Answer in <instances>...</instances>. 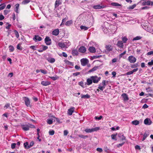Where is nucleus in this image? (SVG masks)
Masks as SVG:
<instances>
[{"mask_svg": "<svg viewBox=\"0 0 153 153\" xmlns=\"http://www.w3.org/2000/svg\"><path fill=\"white\" fill-rule=\"evenodd\" d=\"M91 78L92 79V82L95 83H97L101 79L100 77H98L97 76H91Z\"/></svg>", "mask_w": 153, "mask_h": 153, "instance_id": "f03ea898", "label": "nucleus"}, {"mask_svg": "<svg viewBox=\"0 0 153 153\" xmlns=\"http://www.w3.org/2000/svg\"><path fill=\"white\" fill-rule=\"evenodd\" d=\"M67 42H59L58 43V45L61 48H67L68 46L67 45Z\"/></svg>", "mask_w": 153, "mask_h": 153, "instance_id": "39448f33", "label": "nucleus"}, {"mask_svg": "<svg viewBox=\"0 0 153 153\" xmlns=\"http://www.w3.org/2000/svg\"><path fill=\"white\" fill-rule=\"evenodd\" d=\"M14 32L15 33L16 36L17 38H18L19 37V35L18 32L16 30H14Z\"/></svg>", "mask_w": 153, "mask_h": 153, "instance_id": "a19ab883", "label": "nucleus"}, {"mask_svg": "<svg viewBox=\"0 0 153 153\" xmlns=\"http://www.w3.org/2000/svg\"><path fill=\"white\" fill-rule=\"evenodd\" d=\"M22 128L24 131H27L29 130V127H25L24 125L22 126Z\"/></svg>", "mask_w": 153, "mask_h": 153, "instance_id": "7c9ffc66", "label": "nucleus"}, {"mask_svg": "<svg viewBox=\"0 0 153 153\" xmlns=\"http://www.w3.org/2000/svg\"><path fill=\"white\" fill-rule=\"evenodd\" d=\"M134 72V69H133L132 71H129L126 73V75H130L131 74H132Z\"/></svg>", "mask_w": 153, "mask_h": 153, "instance_id": "bf43d9fd", "label": "nucleus"}, {"mask_svg": "<svg viewBox=\"0 0 153 153\" xmlns=\"http://www.w3.org/2000/svg\"><path fill=\"white\" fill-rule=\"evenodd\" d=\"M47 123L49 124H51L53 123V120H52L48 119V120Z\"/></svg>", "mask_w": 153, "mask_h": 153, "instance_id": "4d7b16f0", "label": "nucleus"}, {"mask_svg": "<svg viewBox=\"0 0 153 153\" xmlns=\"http://www.w3.org/2000/svg\"><path fill=\"white\" fill-rule=\"evenodd\" d=\"M24 101L25 102V104L27 107H30L31 105L30 104V101L29 99L26 97H24Z\"/></svg>", "mask_w": 153, "mask_h": 153, "instance_id": "20e7f679", "label": "nucleus"}, {"mask_svg": "<svg viewBox=\"0 0 153 153\" xmlns=\"http://www.w3.org/2000/svg\"><path fill=\"white\" fill-rule=\"evenodd\" d=\"M80 28L81 30H87L88 28L84 26H81L80 27Z\"/></svg>", "mask_w": 153, "mask_h": 153, "instance_id": "e433bc0d", "label": "nucleus"}, {"mask_svg": "<svg viewBox=\"0 0 153 153\" xmlns=\"http://www.w3.org/2000/svg\"><path fill=\"white\" fill-rule=\"evenodd\" d=\"M22 43H19L18 45L17 46L16 48L17 49L20 50H22L23 49V48L22 47L20 46V45H21Z\"/></svg>", "mask_w": 153, "mask_h": 153, "instance_id": "c756f323", "label": "nucleus"}, {"mask_svg": "<svg viewBox=\"0 0 153 153\" xmlns=\"http://www.w3.org/2000/svg\"><path fill=\"white\" fill-rule=\"evenodd\" d=\"M34 144V143L33 141H31L29 145H28V147H29V149L31 147H32L33 145Z\"/></svg>", "mask_w": 153, "mask_h": 153, "instance_id": "5fc2aeb1", "label": "nucleus"}, {"mask_svg": "<svg viewBox=\"0 0 153 153\" xmlns=\"http://www.w3.org/2000/svg\"><path fill=\"white\" fill-rule=\"evenodd\" d=\"M78 136L80 138L83 139H86L88 137V136L87 135H83L81 134L79 135Z\"/></svg>", "mask_w": 153, "mask_h": 153, "instance_id": "4c0bfd02", "label": "nucleus"}, {"mask_svg": "<svg viewBox=\"0 0 153 153\" xmlns=\"http://www.w3.org/2000/svg\"><path fill=\"white\" fill-rule=\"evenodd\" d=\"M62 55L63 56L65 57H67L68 56L67 54L65 52H63L62 53Z\"/></svg>", "mask_w": 153, "mask_h": 153, "instance_id": "338daca9", "label": "nucleus"}, {"mask_svg": "<svg viewBox=\"0 0 153 153\" xmlns=\"http://www.w3.org/2000/svg\"><path fill=\"white\" fill-rule=\"evenodd\" d=\"M87 85H89L92 83V80L91 79L88 78L87 80Z\"/></svg>", "mask_w": 153, "mask_h": 153, "instance_id": "393cba45", "label": "nucleus"}, {"mask_svg": "<svg viewBox=\"0 0 153 153\" xmlns=\"http://www.w3.org/2000/svg\"><path fill=\"white\" fill-rule=\"evenodd\" d=\"M142 37L140 36H137L135 37H134V40H138L141 39Z\"/></svg>", "mask_w": 153, "mask_h": 153, "instance_id": "6e6d98bb", "label": "nucleus"}, {"mask_svg": "<svg viewBox=\"0 0 153 153\" xmlns=\"http://www.w3.org/2000/svg\"><path fill=\"white\" fill-rule=\"evenodd\" d=\"M102 117H102V115L98 117L97 116H96V117H95V119L96 120H101L102 118Z\"/></svg>", "mask_w": 153, "mask_h": 153, "instance_id": "8fccbe9b", "label": "nucleus"}, {"mask_svg": "<svg viewBox=\"0 0 153 153\" xmlns=\"http://www.w3.org/2000/svg\"><path fill=\"white\" fill-rule=\"evenodd\" d=\"M105 48L107 51L110 52L112 51L113 49L112 47L110 45H106Z\"/></svg>", "mask_w": 153, "mask_h": 153, "instance_id": "4468645a", "label": "nucleus"}, {"mask_svg": "<svg viewBox=\"0 0 153 153\" xmlns=\"http://www.w3.org/2000/svg\"><path fill=\"white\" fill-rule=\"evenodd\" d=\"M72 53L73 56H77L78 55V52L76 49H74L72 50Z\"/></svg>", "mask_w": 153, "mask_h": 153, "instance_id": "4be33fe9", "label": "nucleus"}, {"mask_svg": "<svg viewBox=\"0 0 153 153\" xmlns=\"http://www.w3.org/2000/svg\"><path fill=\"white\" fill-rule=\"evenodd\" d=\"M10 104L9 103H7L6 104V105L4 106V108L5 109H7L8 108L10 107Z\"/></svg>", "mask_w": 153, "mask_h": 153, "instance_id": "680f3d73", "label": "nucleus"}, {"mask_svg": "<svg viewBox=\"0 0 153 153\" xmlns=\"http://www.w3.org/2000/svg\"><path fill=\"white\" fill-rule=\"evenodd\" d=\"M81 64L82 66H85L88 62V60L87 59H82L80 60Z\"/></svg>", "mask_w": 153, "mask_h": 153, "instance_id": "423d86ee", "label": "nucleus"}, {"mask_svg": "<svg viewBox=\"0 0 153 153\" xmlns=\"http://www.w3.org/2000/svg\"><path fill=\"white\" fill-rule=\"evenodd\" d=\"M80 74V72H76L75 73H73V75L74 76H76Z\"/></svg>", "mask_w": 153, "mask_h": 153, "instance_id": "79ce46f5", "label": "nucleus"}, {"mask_svg": "<svg viewBox=\"0 0 153 153\" xmlns=\"http://www.w3.org/2000/svg\"><path fill=\"white\" fill-rule=\"evenodd\" d=\"M111 4L114 6H121V5L119 3L116 2H113L111 3Z\"/></svg>", "mask_w": 153, "mask_h": 153, "instance_id": "2f4dec72", "label": "nucleus"}, {"mask_svg": "<svg viewBox=\"0 0 153 153\" xmlns=\"http://www.w3.org/2000/svg\"><path fill=\"white\" fill-rule=\"evenodd\" d=\"M121 96L123 98V100L124 101H127L128 100V98L126 94L123 93L122 94Z\"/></svg>", "mask_w": 153, "mask_h": 153, "instance_id": "a211bd4d", "label": "nucleus"}, {"mask_svg": "<svg viewBox=\"0 0 153 153\" xmlns=\"http://www.w3.org/2000/svg\"><path fill=\"white\" fill-rule=\"evenodd\" d=\"M37 48V46L36 45H32L30 46V48L34 50H36Z\"/></svg>", "mask_w": 153, "mask_h": 153, "instance_id": "c03bdc74", "label": "nucleus"}, {"mask_svg": "<svg viewBox=\"0 0 153 153\" xmlns=\"http://www.w3.org/2000/svg\"><path fill=\"white\" fill-rule=\"evenodd\" d=\"M148 64L149 65H153V59L151 60L150 62H149Z\"/></svg>", "mask_w": 153, "mask_h": 153, "instance_id": "774afa93", "label": "nucleus"}, {"mask_svg": "<svg viewBox=\"0 0 153 153\" xmlns=\"http://www.w3.org/2000/svg\"><path fill=\"white\" fill-rule=\"evenodd\" d=\"M78 84L81 86L83 88H84V84L82 81H81L79 82Z\"/></svg>", "mask_w": 153, "mask_h": 153, "instance_id": "37998d69", "label": "nucleus"}, {"mask_svg": "<svg viewBox=\"0 0 153 153\" xmlns=\"http://www.w3.org/2000/svg\"><path fill=\"white\" fill-rule=\"evenodd\" d=\"M86 50L85 48L83 46L80 47L79 49V51L80 53H84L86 52Z\"/></svg>", "mask_w": 153, "mask_h": 153, "instance_id": "f8f14e48", "label": "nucleus"}, {"mask_svg": "<svg viewBox=\"0 0 153 153\" xmlns=\"http://www.w3.org/2000/svg\"><path fill=\"white\" fill-rule=\"evenodd\" d=\"M90 96L87 94L86 95L81 94V98L82 99H83V98L88 99V98H90Z\"/></svg>", "mask_w": 153, "mask_h": 153, "instance_id": "5701e85b", "label": "nucleus"}, {"mask_svg": "<svg viewBox=\"0 0 153 153\" xmlns=\"http://www.w3.org/2000/svg\"><path fill=\"white\" fill-rule=\"evenodd\" d=\"M141 2L143 5H149L151 4V1H146L145 0H142Z\"/></svg>", "mask_w": 153, "mask_h": 153, "instance_id": "9d476101", "label": "nucleus"}, {"mask_svg": "<svg viewBox=\"0 0 153 153\" xmlns=\"http://www.w3.org/2000/svg\"><path fill=\"white\" fill-rule=\"evenodd\" d=\"M74 111V108H71L68 109V114L69 115H71Z\"/></svg>", "mask_w": 153, "mask_h": 153, "instance_id": "dca6fc26", "label": "nucleus"}, {"mask_svg": "<svg viewBox=\"0 0 153 153\" xmlns=\"http://www.w3.org/2000/svg\"><path fill=\"white\" fill-rule=\"evenodd\" d=\"M30 1L29 0H25L23 1L22 2V4H28Z\"/></svg>", "mask_w": 153, "mask_h": 153, "instance_id": "58836bf2", "label": "nucleus"}, {"mask_svg": "<svg viewBox=\"0 0 153 153\" xmlns=\"http://www.w3.org/2000/svg\"><path fill=\"white\" fill-rule=\"evenodd\" d=\"M149 135L148 132H145L143 135V137L142 139V141L144 140Z\"/></svg>", "mask_w": 153, "mask_h": 153, "instance_id": "a878e982", "label": "nucleus"}, {"mask_svg": "<svg viewBox=\"0 0 153 153\" xmlns=\"http://www.w3.org/2000/svg\"><path fill=\"white\" fill-rule=\"evenodd\" d=\"M98 88L99 89H100V90L102 91L105 88V87H104V86H101L100 85H99Z\"/></svg>", "mask_w": 153, "mask_h": 153, "instance_id": "a18cd8bd", "label": "nucleus"}, {"mask_svg": "<svg viewBox=\"0 0 153 153\" xmlns=\"http://www.w3.org/2000/svg\"><path fill=\"white\" fill-rule=\"evenodd\" d=\"M100 128L98 127H97L91 129L86 128L85 130V131L87 133H91L95 131H97Z\"/></svg>", "mask_w": 153, "mask_h": 153, "instance_id": "f257e3e1", "label": "nucleus"}, {"mask_svg": "<svg viewBox=\"0 0 153 153\" xmlns=\"http://www.w3.org/2000/svg\"><path fill=\"white\" fill-rule=\"evenodd\" d=\"M102 84L103 86H104V87H105V86L106 85V80H103L102 81Z\"/></svg>", "mask_w": 153, "mask_h": 153, "instance_id": "052dcab7", "label": "nucleus"}, {"mask_svg": "<svg viewBox=\"0 0 153 153\" xmlns=\"http://www.w3.org/2000/svg\"><path fill=\"white\" fill-rule=\"evenodd\" d=\"M10 12L9 10H4V15H7Z\"/></svg>", "mask_w": 153, "mask_h": 153, "instance_id": "603ef678", "label": "nucleus"}, {"mask_svg": "<svg viewBox=\"0 0 153 153\" xmlns=\"http://www.w3.org/2000/svg\"><path fill=\"white\" fill-rule=\"evenodd\" d=\"M106 7L104 5H102L100 6L99 5H94L93 6V8L95 9H100L102 8H105Z\"/></svg>", "mask_w": 153, "mask_h": 153, "instance_id": "ddd939ff", "label": "nucleus"}, {"mask_svg": "<svg viewBox=\"0 0 153 153\" xmlns=\"http://www.w3.org/2000/svg\"><path fill=\"white\" fill-rule=\"evenodd\" d=\"M74 68L77 70H79L81 69L80 66L77 65H75Z\"/></svg>", "mask_w": 153, "mask_h": 153, "instance_id": "3c124183", "label": "nucleus"}, {"mask_svg": "<svg viewBox=\"0 0 153 153\" xmlns=\"http://www.w3.org/2000/svg\"><path fill=\"white\" fill-rule=\"evenodd\" d=\"M128 61L131 63H134V57L133 56H131L128 58Z\"/></svg>", "mask_w": 153, "mask_h": 153, "instance_id": "6ab92c4d", "label": "nucleus"}, {"mask_svg": "<svg viewBox=\"0 0 153 153\" xmlns=\"http://www.w3.org/2000/svg\"><path fill=\"white\" fill-rule=\"evenodd\" d=\"M117 45L118 47L120 48H123L124 45L123 42L121 41H118Z\"/></svg>", "mask_w": 153, "mask_h": 153, "instance_id": "9b49d317", "label": "nucleus"}, {"mask_svg": "<svg viewBox=\"0 0 153 153\" xmlns=\"http://www.w3.org/2000/svg\"><path fill=\"white\" fill-rule=\"evenodd\" d=\"M118 136L120 137V139L122 140H125V137L123 134H119Z\"/></svg>", "mask_w": 153, "mask_h": 153, "instance_id": "c85d7f7f", "label": "nucleus"}, {"mask_svg": "<svg viewBox=\"0 0 153 153\" xmlns=\"http://www.w3.org/2000/svg\"><path fill=\"white\" fill-rule=\"evenodd\" d=\"M16 144L15 143H13L11 145V148L13 149L15 148Z\"/></svg>", "mask_w": 153, "mask_h": 153, "instance_id": "13d9d810", "label": "nucleus"}, {"mask_svg": "<svg viewBox=\"0 0 153 153\" xmlns=\"http://www.w3.org/2000/svg\"><path fill=\"white\" fill-rule=\"evenodd\" d=\"M41 72L44 74H46L47 73V71L45 69H40Z\"/></svg>", "mask_w": 153, "mask_h": 153, "instance_id": "de8ad7c7", "label": "nucleus"}, {"mask_svg": "<svg viewBox=\"0 0 153 153\" xmlns=\"http://www.w3.org/2000/svg\"><path fill=\"white\" fill-rule=\"evenodd\" d=\"M55 131L53 130L50 131L49 132V133L50 135H53L54 134Z\"/></svg>", "mask_w": 153, "mask_h": 153, "instance_id": "09e8293b", "label": "nucleus"}, {"mask_svg": "<svg viewBox=\"0 0 153 153\" xmlns=\"http://www.w3.org/2000/svg\"><path fill=\"white\" fill-rule=\"evenodd\" d=\"M40 47H42V49L38 50L37 51L39 52H42L43 51L46 50L48 48V47L47 46H46L43 45H40Z\"/></svg>", "mask_w": 153, "mask_h": 153, "instance_id": "1a4fd4ad", "label": "nucleus"}, {"mask_svg": "<svg viewBox=\"0 0 153 153\" xmlns=\"http://www.w3.org/2000/svg\"><path fill=\"white\" fill-rule=\"evenodd\" d=\"M6 7V5L4 4H0V11L4 9Z\"/></svg>", "mask_w": 153, "mask_h": 153, "instance_id": "72a5a7b5", "label": "nucleus"}, {"mask_svg": "<svg viewBox=\"0 0 153 153\" xmlns=\"http://www.w3.org/2000/svg\"><path fill=\"white\" fill-rule=\"evenodd\" d=\"M9 51L10 52H13L14 50V48L13 46L10 45L9 47Z\"/></svg>", "mask_w": 153, "mask_h": 153, "instance_id": "c9c22d12", "label": "nucleus"}, {"mask_svg": "<svg viewBox=\"0 0 153 153\" xmlns=\"http://www.w3.org/2000/svg\"><path fill=\"white\" fill-rule=\"evenodd\" d=\"M59 33V30L58 29H56L54 30L52 33V35L57 36Z\"/></svg>", "mask_w": 153, "mask_h": 153, "instance_id": "2eb2a0df", "label": "nucleus"}, {"mask_svg": "<svg viewBox=\"0 0 153 153\" xmlns=\"http://www.w3.org/2000/svg\"><path fill=\"white\" fill-rule=\"evenodd\" d=\"M51 84V83L50 82H48V81H42L41 82V84L43 86H47L50 85Z\"/></svg>", "mask_w": 153, "mask_h": 153, "instance_id": "f3484780", "label": "nucleus"}, {"mask_svg": "<svg viewBox=\"0 0 153 153\" xmlns=\"http://www.w3.org/2000/svg\"><path fill=\"white\" fill-rule=\"evenodd\" d=\"M48 61L50 63H53L55 62V59L54 58H52L50 59L49 60H48Z\"/></svg>", "mask_w": 153, "mask_h": 153, "instance_id": "49530a36", "label": "nucleus"}, {"mask_svg": "<svg viewBox=\"0 0 153 153\" xmlns=\"http://www.w3.org/2000/svg\"><path fill=\"white\" fill-rule=\"evenodd\" d=\"M24 148L25 149H29V147H28V143L27 142H26L24 143Z\"/></svg>", "mask_w": 153, "mask_h": 153, "instance_id": "f704fd0d", "label": "nucleus"}, {"mask_svg": "<svg viewBox=\"0 0 153 153\" xmlns=\"http://www.w3.org/2000/svg\"><path fill=\"white\" fill-rule=\"evenodd\" d=\"M62 4L59 0H56L55 4V7H57L60 4Z\"/></svg>", "mask_w": 153, "mask_h": 153, "instance_id": "412c9836", "label": "nucleus"}, {"mask_svg": "<svg viewBox=\"0 0 153 153\" xmlns=\"http://www.w3.org/2000/svg\"><path fill=\"white\" fill-rule=\"evenodd\" d=\"M68 133V131L67 130H65L64 131V136H67Z\"/></svg>", "mask_w": 153, "mask_h": 153, "instance_id": "e2e57ef3", "label": "nucleus"}, {"mask_svg": "<svg viewBox=\"0 0 153 153\" xmlns=\"http://www.w3.org/2000/svg\"><path fill=\"white\" fill-rule=\"evenodd\" d=\"M97 150L99 152H102V149L101 148H98L97 149Z\"/></svg>", "mask_w": 153, "mask_h": 153, "instance_id": "0e129e2a", "label": "nucleus"}, {"mask_svg": "<svg viewBox=\"0 0 153 153\" xmlns=\"http://www.w3.org/2000/svg\"><path fill=\"white\" fill-rule=\"evenodd\" d=\"M49 77L54 81L56 80L59 78V76L56 75L54 76H49Z\"/></svg>", "mask_w": 153, "mask_h": 153, "instance_id": "cd10ccee", "label": "nucleus"}, {"mask_svg": "<svg viewBox=\"0 0 153 153\" xmlns=\"http://www.w3.org/2000/svg\"><path fill=\"white\" fill-rule=\"evenodd\" d=\"M152 123V121L150 119L148 118H146L144 121V123L145 124L147 125H150Z\"/></svg>", "mask_w": 153, "mask_h": 153, "instance_id": "0eeeda50", "label": "nucleus"}, {"mask_svg": "<svg viewBox=\"0 0 153 153\" xmlns=\"http://www.w3.org/2000/svg\"><path fill=\"white\" fill-rule=\"evenodd\" d=\"M135 149L136 150L138 149L139 150H140V147L139 146H138V145H136V146H135Z\"/></svg>", "mask_w": 153, "mask_h": 153, "instance_id": "69168bd1", "label": "nucleus"}, {"mask_svg": "<svg viewBox=\"0 0 153 153\" xmlns=\"http://www.w3.org/2000/svg\"><path fill=\"white\" fill-rule=\"evenodd\" d=\"M117 135V134L116 133L115 134H112L111 135V137L112 139L115 140H116L117 139H115L116 136Z\"/></svg>", "mask_w": 153, "mask_h": 153, "instance_id": "ea45409f", "label": "nucleus"}, {"mask_svg": "<svg viewBox=\"0 0 153 153\" xmlns=\"http://www.w3.org/2000/svg\"><path fill=\"white\" fill-rule=\"evenodd\" d=\"M45 42L46 45H50L51 44V40L48 36H46L45 39Z\"/></svg>", "mask_w": 153, "mask_h": 153, "instance_id": "7ed1b4c3", "label": "nucleus"}, {"mask_svg": "<svg viewBox=\"0 0 153 153\" xmlns=\"http://www.w3.org/2000/svg\"><path fill=\"white\" fill-rule=\"evenodd\" d=\"M126 51H124L123 53H121L119 55V58H121L123 56L125 55L126 53Z\"/></svg>", "mask_w": 153, "mask_h": 153, "instance_id": "864d4df0", "label": "nucleus"}, {"mask_svg": "<svg viewBox=\"0 0 153 153\" xmlns=\"http://www.w3.org/2000/svg\"><path fill=\"white\" fill-rule=\"evenodd\" d=\"M33 39L35 42H37L41 41L42 40V38L38 35H35L33 38Z\"/></svg>", "mask_w": 153, "mask_h": 153, "instance_id": "6e6552de", "label": "nucleus"}, {"mask_svg": "<svg viewBox=\"0 0 153 153\" xmlns=\"http://www.w3.org/2000/svg\"><path fill=\"white\" fill-rule=\"evenodd\" d=\"M98 68V66H95L92 69L89 70L88 71L89 73H91L92 72L94 71H96Z\"/></svg>", "mask_w": 153, "mask_h": 153, "instance_id": "bb28decb", "label": "nucleus"}, {"mask_svg": "<svg viewBox=\"0 0 153 153\" xmlns=\"http://www.w3.org/2000/svg\"><path fill=\"white\" fill-rule=\"evenodd\" d=\"M73 23L72 21V20H70L68 21L65 23V25L66 26H70V25Z\"/></svg>", "mask_w": 153, "mask_h": 153, "instance_id": "473e14b6", "label": "nucleus"}, {"mask_svg": "<svg viewBox=\"0 0 153 153\" xmlns=\"http://www.w3.org/2000/svg\"><path fill=\"white\" fill-rule=\"evenodd\" d=\"M122 41L123 43H126L127 41L128 40V39L127 37L126 36L122 37Z\"/></svg>", "mask_w": 153, "mask_h": 153, "instance_id": "b1692460", "label": "nucleus"}, {"mask_svg": "<svg viewBox=\"0 0 153 153\" xmlns=\"http://www.w3.org/2000/svg\"><path fill=\"white\" fill-rule=\"evenodd\" d=\"M89 51L92 53H94L96 52L95 48L93 47H90L88 49Z\"/></svg>", "mask_w": 153, "mask_h": 153, "instance_id": "aec40b11", "label": "nucleus"}]
</instances>
